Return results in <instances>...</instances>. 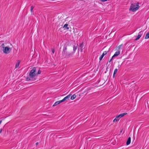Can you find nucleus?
<instances>
[{
    "label": "nucleus",
    "mask_w": 149,
    "mask_h": 149,
    "mask_svg": "<svg viewBox=\"0 0 149 149\" xmlns=\"http://www.w3.org/2000/svg\"><path fill=\"white\" fill-rule=\"evenodd\" d=\"M3 52L5 54H9L11 51V49L10 47H6L4 48V49H3Z\"/></svg>",
    "instance_id": "20e7f679"
},
{
    "label": "nucleus",
    "mask_w": 149,
    "mask_h": 149,
    "mask_svg": "<svg viewBox=\"0 0 149 149\" xmlns=\"http://www.w3.org/2000/svg\"><path fill=\"white\" fill-rule=\"evenodd\" d=\"M2 131V129H0V134L1 133Z\"/></svg>",
    "instance_id": "cd10ccee"
},
{
    "label": "nucleus",
    "mask_w": 149,
    "mask_h": 149,
    "mask_svg": "<svg viewBox=\"0 0 149 149\" xmlns=\"http://www.w3.org/2000/svg\"><path fill=\"white\" fill-rule=\"evenodd\" d=\"M34 8V6H32L31 7V9H30V10H31V12L32 13V11H33V9Z\"/></svg>",
    "instance_id": "aec40b11"
},
{
    "label": "nucleus",
    "mask_w": 149,
    "mask_h": 149,
    "mask_svg": "<svg viewBox=\"0 0 149 149\" xmlns=\"http://www.w3.org/2000/svg\"><path fill=\"white\" fill-rule=\"evenodd\" d=\"M71 94H69V95H67V96L65 97L63 100H61V101L63 102L67 100L68 99H69L70 97L71 96Z\"/></svg>",
    "instance_id": "423d86ee"
},
{
    "label": "nucleus",
    "mask_w": 149,
    "mask_h": 149,
    "mask_svg": "<svg viewBox=\"0 0 149 149\" xmlns=\"http://www.w3.org/2000/svg\"><path fill=\"white\" fill-rule=\"evenodd\" d=\"M68 24H65L63 26V28H66L67 29H69V28L68 27Z\"/></svg>",
    "instance_id": "f3484780"
},
{
    "label": "nucleus",
    "mask_w": 149,
    "mask_h": 149,
    "mask_svg": "<svg viewBox=\"0 0 149 149\" xmlns=\"http://www.w3.org/2000/svg\"><path fill=\"white\" fill-rule=\"evenodd\" d=\"M131 138L130 137H129L126 142V144L128 145L130 144L131 142Z\"/></svg>",
    "instance_id": "9d476101"
},
{
    "label": "nucleus",
    "mask_w": 149,
    "mask_h": 149,
    "mask_svg": "<svg viewBox=\"0 0 149 149\" xmlns=\"http://www.w3.org/2000/svg\"><path fill=\"white\" fill-rule=\"evenodd\" d=\"M76 97V95L75 94H74L71 97L70 99L72 100H73L75 99Z\"/></svg>",
    "instance_id": "dca6fc26"
},
{
    "label": "nucleus",
    "mask_w": 149,
    "mask_h": 149,
    "mask_svg": "<svg viewBox=\"0 0 149 149\" xmlns=\"http://www.w3.org/2000/svg\"><path fill=\"white\" fill-rule=\"evenodd\" d=\"M1 46L3 48V49H4V48L5 47H4V43H3L1 44Z\"/></svg>",
    "instance_id": "412c9836"
},
{
    "label": "nucleus",
    "mask_w": 149,
    "mask_h": 149,
    "mask_svg": "<svg viewBox=\"0 0 149 149\" xmlns=\"http://www.w3.org/2000/svg\"><path fill=\"white\" fill-rule=\"evenodd\" d=\"M41 73V71L40 70H39L38 72V74H40Z\"/></svg>",
    "instance_id": "4be33fe9"
},
{
    "label": "nucleus",
    "mask_w": 149,
    "mask_h": 149,
    "mask_svg": "<svg viewBox=\"0 0 149 149\" xmlns=\"http://www.w3.org/2000/svg\"><path fill=\"white\" fill-rule=\"evenodd\" d=\"M31 80V79H30L29 78H28V77H27L26 78V80L27 81H29V80Z\"/></svg>",
    "instance_id": "393cba45"
},
{
    "label": "nucleus",
    "mask_w": 149,
    "mask_h": 149,
    "mask_svg": "<svg viewBox=\"0 0 149 149\" xmlns=\"http://www.w3.org/2000/svg\"><path fill=\"white\" fill-rule=\"evenodd\" d=\"M77 46H74L73 47V54L74 53V52L77 49Z\"/></svg>",
    "instance_id": "6ab92c4d"
},
{
    "label": "nucleus",
    "mask_w": 149,
    "mask_h": 149,
    "mask_svg": "<svg viewBox=\"0 0 149 149\" xmlns=\"http://www.w3.org/2000/svg\"><path fill=\"white\" fill-rule=\"evenodd\" d=\"M120 51H118L116 52L114 55L112 56V58L114 57L118 56V55H119L120 54Z\"/></svg>",
    "instance_id": "9b49d317"
},
{
    "label": "nucleus",
    "mask_w": 149,
    "mask_h": 149,
    "mask_svg": "<svg viewBox=\"0 0 149 149\" xmlns=\"http://www.w3.org/2000/svg\"><path fill=\"white\" fill-rule=\"evenodd\" d=\"M52 52L53 54H54L55 52V49H52Z\"/></svg>",
    "instance_id": "5701e85b"
},
{
    "label": "nucleus",
    "mask_w": 149,
    "mask_h": 149,
    "mask_svg": "<svg viewBox=\"0 0 149 149\" xmlns=\"http://www.w3.org/2000/svg\"><path fill=\"white\" fill-rule=\"evenodd\" d=\"M127 114V113H123L120 114L118 115V116H120V117H122L123 116L125 115H126Z\"/></svg>",
    "instance_id": "4468645a"
},
{
    "label": "nucleus",
    "mask_w": 149,
    "mask_h": 149,
    "mask_svg": "<svg viewBox=\"0 0 149 149\" xmlns=\"http://www.w3.org/2000/svg\"><path fill=\"white\" fill-rule=\"evenodd\" d=\"M62 102L61 101V100H60V101H57L53 105V106H56V105H57L58 104H59L60 103Z\"/></svg>",
    "instance_id": "f8f14e48"
},
{
    "label": "nucleus",
    "mask_w": 149,
    "mask_h": 149,
    "mask_svg": "<svg viewBox=\"0 0 149 149\" xmlns=\"http://www.w3.org/2000/svg\"><path fill=\"white\" fill-rule=\"evenodd\" d=\"M142 34V31H141L139 33L138 35L137 38H136V39H135V40H138L141 37V36Z\"/></svg>",
    "instance_id": "39448f33"
},
{
    "label": "nucleus",
    "mask_w": 149,
    "mask_h": 149,
    "mask_svg": "<svg viewBox=\"0 0 149 149\" xmlns=\"http://www.w3.org/2000/svg\"><path fill=\"white\" fill-rule=\"evenodd\" d=\"M113 58H112H112H111V59L109 60V61H109V62H110L112 60V59Z\"/></svg>",
    "instance_id": "bb28decb"
},
{
    "label": "nucleus",
    "mask_w": 149,
    "mask_h": 149,
    "mask_svg": "<svg viewBox=\"0 0 149 149\" xmlns=\"http://www.w3.org/2000/svg\"><path fill=\"white\" fill-rule=\"evenodd\" d=\"M79 48L78 49H80L81 52H82L83 49L84 48V45H83V43L80 44Z\"/></svg>",
    "instance_id": "1a4fd4ad"
},
{
    "label": "nucleus",
    "mask_w": 149,
    "mask_h": 149,
    "mask_svg": "<svg viewBox=\"0 0 149 149\" xmlns=\"http://www.w3.org/2000/svg\"><path fill=\"white\" fill-rule=\"evenodd\" d=\"M107 51H105L103 52L101 56L100 57L99 59L100 61H101L102 59L104 56L107 54Z\"/></svg>",
    "instance_id": "6e6552de"
},
{
    "label": "nucleus",
    "mask_w": 149,
    "mask_h": 149,
    "mask_svg": "<svg viewBox=\"0 0 149 149\" xmlns=\"http://www.w3.org/2000/svg\"><path fill=\"white\" fill-rule=\"evenodd\" d=\"M67 45H64L62 52V55L65 58L70 57L73 54V52L67 51Z\"/></svg>",
    "instance_id": "f257e3e1"
},
{
    "label": "nucleus",
    "mask_w": 149,
    "mask_h": 149,
    "mask_svg": "<svg viewBox=\"0 0 149 149\" xmlns=\"http://www.w3.org/2000/svg\"><path fill=\"white\" fill-rule=\"evenodd\" d=\"M117 71H118L117 69H115L114 71L113 74V76L114 77V76L115 75L116 73L117 72Z\"/></svg>",
    "instance_id": "a211bd4d"
},
{
    "label": "nucleus",
    "mask_w": 149,
    "mask_h": 149,
    "mask_svg": "<svg viewBox=\"0 0 149 149\" xmlns=\"http://www.w3.org/2000/svg\"><path fill=\"white\" fill-rule=\"evenodd\" d=\"M1 122H2V120H1L0 121V125L1 123Z\"/></svg>",
    "instance_id": "c756f323"
},
{
    "label": "nucleus",
    "mask_w": 149,
    "mask_h": 149,
    "mask_svg": "<svg viewBox=\"0 0 149 149\" xmlns=\"http://www.w3.org/2000/svg\"><path fill=\"white\" fill-rule=\"evenodd\" d=\"M149 38V32H148L146 34L145 38L147 39Z\"/></svg>",
    "instance_id": "2eb2a0df"
},
{
    "label": "nucleus",
    "mask_w": 149,
    "mask_h": 149,
    "mask_svg": "<svg viewBox=\"0 0 149 149\" xmlns=\"http://www.w3.org/2000/svg\"><path fill=\"white\" fill-rule=\"evenodd\" d=\"M36 68L34 67L29 73V76L30 78H33L37 74L36 71Z\"/></svg>",
    "instance_id": "7ed1b4c3"
},
{
    "label": "nucleus",
    "mask_w": 149,
    "mask_h": 149,
    "mask_svg": "<svg viewBox=\"0 0 149 149\" xmlns=\"http://www.w3.org/2000/svg\"><path fill=\"white\" fill-rule=\"evenodd\" d=\"M118 115L117 116L116 118L114 119V120H113V122H116L119 121L120 118H121L120 117V116H119L118 117Z\"/></svg>",
    "instance_id": "0eeeda50"
},
{
    "label": "nucleus",
    "mask_w": 149,
    "mask_h": 149,
    "mask_svg": "<svg viewBox=\"0 0 149 149\" xmlns=\"http://www.w3.org/2000/svg\"><path fill=\"white\" fill-rule=\"evenodd\" d=\"M139 4V3H138L131 4L130 8V10H131L133 12L136 11L140 7Z\"/></svg>",
    "instance_id": "f03ea898"
},
{
    "label": "nucleus",
    "mask_w": 149,
    "mask_h": 149,
    "mask_svg": "<svg viewBox=\"0 0 149 149\" xmlns=\"http://www.w3.org/2000/svg\"><path fill=\"white\" fill-rule=\"evenodd\" d=\"M122 130L120 131V132H122Z\"/></svg>",
    "instance_id": "7c9ffc66"
},
{
    "label": "nucleus",
    "mask_w": 149,
    "mask_h": 149,
    "mask_svg": "<svg viewBox=\"0 0 149 149\" xmlns=\"http://www.w3.org/2000/svg\"><path fill=\"white\" fill-rule=\"evenodd\" d=\"M100 1L102 2H104L107 1V0H100Z\"/></svg>",
    "instance_id": "b1692460"
},
{
    "label": "nucleus",
    "mask_w": 149,
    "mask_h": 149,
    "mask_svg": "<svg viewBox=\"0 0 149 149\" xmlns=\"http://www.w3.org/2000/svg\"><path fill=\"white\" fill-rule=\"evenodd\" d=\"M122 45V44H121L119 46H118V49H120V48L121 47V46Z\"/></svg>",
    "instance_id": "a878e982"
},
{
    "label": "nucleus",
    "mask_w": 149,
    "mask_h": 149,
    "mask_svg": "<svg viewBox=\"0 0 149 149\" xmlns=\"http://www.w3.org/2000/svg\"><path fill=\"white\" fill-rule=\"evenodd\" d=\"M20 63V61H18L16 64V65H15V68H18L19 67Z\"/></svg>",
    "instance_id": "ddd939ff"
},
{
    "label": "nucleus",
    "mask_w": 149,
    "mask_h": 149,
    "mask_svg": "<svg viewBox=\"0 0 149 149\" xmlns=\"http://www.w3.org/2000/svg\"><path fill=\"white\" fill-rule=\"evenodd\" d=\"M38 144V142H37V143H36V145H37Z\"/></svg>",
    "instance_id": "c85d7f7f"
}]
</instances>
